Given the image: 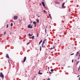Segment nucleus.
Returning a JSON list of instances; mask_svg holds the SVG:
<instances>
[{
    "label": "nucleus",
    "instance_id": "nucleus-25",
    "mask_svg": "<svg viewBox=\"0 0 80 80\" xmlns=\"http://www.w3.org/2000/svg\"><path fill=\"white\" fill-rule=\"evenodd\" d=\"M8 24H7V28H8Z\"/></svg>",
    "mask_w": 80,
    "mask_h": 80
},
{
    "label": "nucleus",
    "instance_id": "nucleus-22",
    "mask_svg": "<svg viewBox=\"0 0 80 80\" xmlns=\"http://www.w3.org/2000/svg\"><path fill=\"white\" fill-rule=\"evenodd\" d=\"M41 47L40 46V50L41 51Z\"/></svg>",
    "mask_w": 80,
    "mask_h": 80
},
{
    "label": "nucleus",
    "instance_id": "nucleus-27",
    "mask_svg": "<svg viewBox=\"0 0 80 80\" xmlns=\"http://www.w3.org/2000/svg\"><path fill=\"white\" fill-rule=\"evenodd\" d=\"M30 43V42L27 43V45H28Z\"/></svg>",
    "mask_w": 80,
    "mask_h": 80
},
{
    "label": "nucleus",
    "instance_id": "nucleus-7",
    "mask_svg": "<svg viewBox=\"0 0 80 80\" xmlns=\"http://www.w3.org/2000/svg\"><path fill=\"white\" fill-rule=\"evenodd\" d=\"M26 59H27V57H25L24 58V60H23V61L22 62H25V61H26Z\"/></svg>",
    "mask_w": 80,
    "mask_h": 80
},
{
    "label": "nucleus",
    "instance_id": "nucleus-31",
    "mask_svg": "<svg viewBox=\"0 0 80 80\" xmlns=\"http://www.w3.org/2000/svg\"><path fill=\"white\" fill-rule=\"evenodd\" d=\"M74 54V53H73L71 54L70 55H73Z\"/></svg>",
    "mask_w": 80,
    "mask_h": 80
},
{
    "label": "nucleus",
    "instance_id": "nucleus-41",
    "mask_svg": "<svg viewBox=\"0 0 80 80\" xmlns=\"http://www.w3.org/2000/svg\"><path fill=\"white\" fill-rule=\"evenodd\" d=\"M79 80H80V77H79Z\"/></svg>",
    "mask_w": 80,
    "mask_h": 80
},
{
    "label": "nucleus",
    "instance_id": "nucleus-11",
    "mask_svg": "<svg viewBox=\"0 0 80 80\" xmlns=\"http://www.w3.org/2000/svg\"><path fill=\"white\" fill-rule=\"evenodd\" d=\"M65 2H64L62 4V7L63 8H64V6L65 4Z\"/></svg>",
    "mask_w": 80,
    "mask_h": 80
},
{
    "label": "nucleus",
    "instance_id": "nucleus-32",
    "mask_svg": "<svg viewBox=\"0 0 80 80\" xmlns=\"http://www.w3.org/2000/svg\"><path fill=\"white\" fill-rule=\"evenodd\" d=\"M73 60H74V59H72V62H73Z\"/></svg>",
    "mask_w": 80,
    "mask_h": 80
},
{
    "label": "nucleus",
    "instance_id": "nucleus-13",
    "mask_svg": "<svg viewBox=\"0 0 80 80\" xmlns=\"http://www.w3.org/2000/svg\"><path fill=\"white\" fill-rule=\"evenodd\" d=\"M55 48V47L54 46V47H53V48H50V50H52L53 49H54Z\"/></svg>",
    "mask_w": 80,
    "mask_h": 80
},
{
    "label": "nucleus",
    "instance_id": "nucleus-28",
    "mask_svg": "<svg viewBox=\"0 0 80 80\" xmlns=\"http://www.w3.org/2000/svg\"><path fill=\"white\" fill-rule=\"evenodd\" d=\"M6 32H4V35H5V34H6Z\"/></svg>",
    "mask_w": 80,
    "mask_h": 80
},
{
    "label": "nucleus",
    "instance_id": "nucleus-44",
    "mask_svg": "<svg viewBox=\"0 0 80 80\" xmlns=\"http://www.w3.org/2000/svg\"><path fill=\"white\" fill-rule=\"evenodd\" d=\"M70 67V66H69V67Z\"/></svg>",
    "mask_w": 80,
    "mask_h": 80
},
{
    "label": "nucleus",
    "instance_id": "nucleus-5",
    "mask_svg": "<svg viewBox=\"0 0 80 80\" xmlns=\"http://www.w3.org/2000/svg\"><path fill=\"white\" fill-rule=\"evenodd\" d=\"M6 57L7 58L10 59V57H9V56L8 54H6Z\"/></svg>",
    "mask_w": 80,
    "mask_h": 80
},
{
    "label": "nucleus",
    "instance_id": "nucleus-6",
    "mask_svg": "<svg viewBox=\"0 0 80 80\" xmlns=\"http://www.w3.org/2000/svg\"><path fill=\"white\" fill-rule=\"evenodd\" d=\"M33 23L35 25V27H36L37 26V22H35V21L33 22Z\"/></svg>",
    "mask_w": 80,
    "mask_h": 80
},
{
    "label": "nucleus",
    "instance_id": "nucleus-35",
    "mask_svg": "<svg viewBox=\"0 0 80 80\" xmlns=\"http://www.w3.org/2000/svg\"><path fill=\"white\" fill-rule=\"evenodd\" d=\"M40 5H41L42 4L41 3H40Z\"/></svg>",
    "mask_w": 80,
    "mask_h": 80
},
{
    "label": "nucleus",
    "instance_id": "nucleus-16",
    "mask_svg": "<svg viewBox=\"0 0 80 80\" xmlns=\"http://www.w3.org/2000/svg\"><path fill=\"white\" fill-rule=\"evenodd\" d=\"M34 38H35V36H33L32 37V39H34Z\"/></svg>",
    "mask_w": 80,
    "mask_h": 80
},
{
    "label": "nucleus",
    "instance_id": "nucleus-36",
    "mask_svg": "<svg viewBox=\"0 0 80 80\" xmlns=\"http://www.w3.org/2000/svg\"><path fill=\"white\" fill-rule=\"evenodd\" d=\"M48 69H49V67H48Z\"/></svg>",
    "mask_w": 80,
    "mask_h": 80
},
{
    "label": "nucleus",
    "instance_id": "nucleus-17",
    "mask_svg": "<svg viewBox=\"0 0 80 80\" xmlns=\"http://www.w3.org/2000/svg\"><path fill=\"white\" fill-rule=\"evenodd\" d=\"M79 52H77V54L76 55V56H78V54H79Z\"/></svg>",
    "mask_w": 80,
    "mask_h": 80
},
{
    "label": "nucleus",
    "instance_id": "nucleus-39",
    "mask_svg": "<svg viewBox=\"0 0 80 80\" xmlns=\"http://www.w3.org/2000/svg\"><path fill=\"white\" fill-rule=\"evenodd\" d=\"M36 15H37V16H38V15L37 14Z\"/></svg>",
    "mask_w": 80,
    "mask_h": 80
},
{
    "label": "nucleus",
    "instance_id": "nucleus-34",
    "mask_svg": "<svg viewBox=\"0 0 80 80\" xmlns=\"http://www.w3.org/2000/svg\"><path fill=\"white\" fill-rule=\"evenodd\" d=\"M8 62H9V63H10V61H8Z\"/></svg>",
    "mask_w": 80,
    "mask_h": 80
},
{
    "label": "nucleus",
    "instance_id": "nucleus-45",
    "mask_svg": "<svg viewBox=\"0 0 80 80\" xmlns=\"http://www.w3.org/2000/svg\"><path fill=\"white\" fill-rule=\"evenodd\" d=\"M47 73H48V72H47Z\"/></svg>",
    "mask_w": 80,
    "mask_h": 80
},
{
    "label": "nucleus",
    "instance_id": "nucleus-9",
    "mask_svg": "<svg viewBox=\"0 0 80 80\" xmlns=\"http://www.w3.org/2000/svg\"><path fill=\"white\" fill-rule=\"evenodd\" d=\"M42 5L43 6V7H44L45 5H44V3L43 2H42Z\"/></svg>",
    "mask_w": 80,
    "mask_h": 80
},
{
    "label": "nucleus",
    "instance_id": "nucleus-26",
    "mask_svg": "<svg viewBox=\"0 0 80 80\" xmlns=\"http://www.w3.org/2000/svg\"><path fill=\"white\" fill-rule=\"evenodd\" d=\"M37 37H38V33H37Z\"/></svg>",
    "mask_w": 80,
    "mask_h": 80
},
{
    "label": "nucleus",
    "instance_id": "nucleus-3",
    "mask_svg": "<svg viewBox=\"0 0 80 80\" xmlns=\"http://www.w3.org/2000/svg\"><path fill=\"white\" fill-rule=\"evenodd\" d=\"M31 26V24H29V25L28 26V28H33V27L32 26Z\"/></svg>",
    "mask_w": 80,
    "mask_h": 80
},
{
    "label": "nucleus",
    "instance_id": "nucleus-18",
    "mask_svg": "<svg viewBox=\"0 0 80 80\" xmlns=\"http://www.w3.org/2000/svg\"><path fill=\"white\" fill-rule=\"evenodd\" d=\"M49 16L50 17V19H51L52 18V17L51 16V14H49Z\"/></svg>",
    "mask_w": 80,
    "mask_h": 80
},
{
    "label": "nucleus",
    "instance_id": "nucleus-38",
    "mask_svg": "<svg viewBox=\"0 0 80 80\" xmlns=\"http://www.w3.org/2000/svg\"><path fill=\"white\" fill-rule=\"evenodd\" d=\"M43 7H44L45 8V6H43Z\"/></svg>",
    "mask_w": 80,
    "mask_h": 80
},
{
    "label": "nucleus",
    "instance_id": "nucleus-12",
    "mask_svg": "<svg viewBox=\"0 0 80 80\" xmlns=\"http://www.w3.org/2000/svg\"><path fill=\"white\" fill-rule=\"evenodd\" d=\"M36 21L38 23L39 22V20L38 18L37 19Z\"/></svg>",
    "mask_w": 80,
    "mask_h": 80
},
{
    "label": "nucleus",
    "instance_id": "nucleus-1",
    "mask_svg": "<svg viewBox=\"0 0 80 80\" xmlns=\"http://www.w3.org/2000/svg\"><path fill=\"white\" fill-rule=\"evenodd\" d=\"M0 77H1L2 78L3 80H4V75L2 74V72H1L0 73Z\"/></svg>",
    "mask_w": 80,
    "mask_h": 80
},
{
    "label": "nucleus",
    "instance_id": "nucleus-8",
    "mask_svg": "<svg viewBox=\"0 0 80 80\" xmlns=\"http://www.w3.org/2000/svg\"><path fill=\"white\" fill-rule=\"evenodd\" d=\"M55 3H56L57 4H58V5H59V4H60V3L59 2H55Z\"/></svg>",
    "mask_w": 80,
    "mask_h": 80
},
{
    "label": "nucleus",
    "instance_id": "nucleus-30",
    "mask_svg": "<svg viewBox=\"0 0 80 80\" xmlns=\"http://www.w3.org/2000/svg\"><path fill=\"white\" fill-rule=\"evenodd\" d=\"M43 11H44V12H46V11L45 10H44Z\"/></svg>",
    "mask_w": 80,
    "mask_h": 80
},
{
    "label": "nucleus",
    "instance_id": "nucleus-10",
    "mask_svg": "<svg viewBox=\"0 0 80 80\" xmlns=\"http://www.w3.org/2000/svg\"><path fill=\"white\" fill-rule=\"evenodd\" d=\"M40 70H39V72H38V74H39V75H42V73H41L40 72Z\"/></svg>",
    "mask_w": 80,
    "mask_h": 80
},
{
    "label": "nucleus",
    "instance_id": "nucleus-37",
    "mask_svg": "<svg viewBox=\"0 0 80 80\" xmlns=\"http://www.w3.org/2000/svg\"><path fill=\"white\" fill-rule=\"evenodd\" d=\"M40 17V16H38V18H39V17Z\"/></svg>",
    "mask_w": 80,
    "mask_h": 80
},
{
    "label": "nucleus",
    "instance_id": "nucleus-40",
    "mask_svg": "<svg viewBox=\"0 0 80 80\" xmlns=\"http://www.w3.org/2000/svg\"><path fill=\"white\" fill-rule=\"evenodd\" d=\"M79 57H80V54L79 55Z\"/></svg>",
    "mask_w": 80,
    "mask_h": 80
},
{
    "label": "nucleus",
    "instance_id": "nucleus-43",
    "mask_svg": "<svg viewBox=\"0 0 80 80\" xmlns=\"http://www.w3.org/2000/svg\"><path fill=\"white\" fill-rule=\"evenodd\" d=\"M12 34V32H11V33H10V34Z\"/></svg>",
    "mask_w": 80,
    "mask_h": 80
},
{
    "label": "nucleus",
    "instance_id": "nucleus-23",
    "mask_svg": "<svg viewBox=\"0 0 80 80\" xmlns=\"http://www.w3.org/2000/svg\"><path fill=\"white\" fill-rule=\"evenodd\" d=\"M45 32L46 33H47V29H45Z\"/></svg>",
    "mask_w": 80,
    "mask_h": 80
},
{
    "label": "nucleus",
    "instance_id": "nucleus-4",
    "mask_svg": "<svg viewBox=\"0 0 80 80\" xmlns=\"http://www.w3.org/2000/svg\"><path fill=\"white\" fill-rule=\"evenodd\" d=\"M13 19L14 20H17L18 19V16H14L13 17Z\"/></svg>",
    "mask_w": 80,
    "mask_h": 80
},
{
    "label": "nucleus",
    "instance_id": "nucleus-42",
    "mask_svg": "<svg viewBox=\"0 0 80 80\" xmlns=\"http://www.w3.org/2000/svg\"><path fill=\"white\" fill-rule=\"evenodd\" d=\"M79 76H78V77H79Z\"/></svg>",
    "mask_w": 80,
    "mask_h": 80
},
{
    "label": "nucleus",
    "instance_id": "nucleus-29",
    "mask_svg": "<svg viewBox=\"0 0 80 80\" xmlns=\"http://www.w3.org/2000/svg\"><path fill=\"white\" fill-rule=\"evenodd\" d=\"M49 73L50 74H51L52 73V72H49Z\"/></svg>",
    "mask_w": 80,
    "mask_h": 80
},
{
    "label": "nucleus",
    "instance_id": "nucleus-21",
    "mask_svg": "<svg viewBox=\"0 0 80 80\" xmlns=\"http://www.w3.org/2000/svg\"><path fill=\"white\" fill-rule=\"evenodd\" d=\"M79 62V61H78L77 62V63H76V65H77L78 64V63Z\"/></svg>",
    "mask_w": 80,
    "mask_h": 80
},
{
    "label": "nucleus",
    "instance_id": "nucleus-20",
    "mask_svg": "<svg viewBox=\"0 0 80 80\" xmlns=\"http://www.w3.org/2000/svg\"><path fill=\"white\" fill-rule=\"evenodd\" d=\"M80 69V66H79L78 68V71H79Z\"/></svg>",
    "mask_w": 80,
    "mask_h": 80
},
{
    "label": "nucleus",
    "instance_id": "nucleus-19",
    "mask_svg": "<svg viewBox=\"0 0 80 80\" xmlns=\"http://www.w3.org/2000/svg\"><path fill=\"white\" fill-rule=\"evenodd\" d=\"M13 26V23H11V26L12 27Z\"/></svg>",
    "mask_w": 80,
    "mask_h": 80
},
{
    "label": "nucleus",
    "instance_id": "nucleus-2",
    "mask_svg": "<svg viewBox=\"0 0 80 80\" xmlns=\"http://www.w3.org/2000/svg\"><path fill=\"white\" fill-rule=\"evenodd\" d=\"M47 40L46 39H45L43 41V42L42 44V47L43 48H44L45 46H44V44L45 43V41H46Z\"/></svg>",
    "mask_w": 80,
    "mask_h": 80
},
{
    "label": "nucleus",
    "instance_id": "nucleus-33",
    "mask_svg": "<svg viewBox=\"0 0 80 80\" xmlns=\"http://www.w3.org/2000/svg\"><path fill=\"white\" fill-rule=\"evenodd\" d=\"M80 58V57L78 58V59L79 60V58Z\"/></svg>",
    "mask_w": 80,
    "mask_h": 80
},
{
    "label": "nucleus",
    "instance_id": "nucleus-24",
    "mask_svg": "<svg viewBox=\"0 0 80 80\" xmlns=\"http://www.w3.org/2000/svg\"><path fill=\"white\" fill-rule=\"evenodd\" d=\"M51 72H53V69H51Z\"/></svg>",
    "mask_w": 80,
    "mask_h": 80
},
{
    "label": "nucleus",
    "instance_id": "nucleus-14",
    "mask_svg": "<svg viewBox=\"0 0 80 80\" xmlns=\"http://www.w3.org/2000/svg\"><path fill=\"white\" fill-rule=\"evenodd\" d=\"M32 35H33V34H30V33H29L28 34V36H32Z\"/></svg>",
    "mask_w": 80,
    "mask_h": 80
},
{
    "label": "nucleus",
    "instance_id": "nucleus-15",
    "mask_svg": "<svg viewBox=\"0 0 80 80\" xmlns=\"http://www.w3.org/2000/svg\"><path fill=\"white\" fill-rule=\"evenodd\" d=\"M42 41L41 40L39 42V45H40L41 43L42 42Z\"/></svg>",
    "mask_w": 80,
    "mask_h": 80
}]
</instances>
